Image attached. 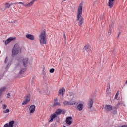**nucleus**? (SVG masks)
<instances>
[{
  "instance_id": "f257e3e1",
  "label": "nucleus",
  "mask_w": 127,
  "mask_h": 127,
  "mask_svg": "<svg viewBox=\"0 0 127 127\" xmlns=\"http://www.w3.org/2000/svg\"><path fill=\"white\" fill-rule=\"evenodd\" d=\"M83 13V3H80L78 7L77 11V20L79 21L80 25L83 24V18L82 17V14Z\"/></svg>"
},
{
  "instance_id": "f03ea898",
  "label": "nucleus",
  "mask_w": 127,
  "mask_h": 127,
  "mask_svg": "<svg viewBox=\"0 0 127 127\" xmlns=\"http://www.w3.org/2000/svg\"><path fill=\"white\" fill-rule=\"evenodd\" d=\"M46 32L45 30L42 31L39 36V41L41 45L46 44Z\"/></svg>"
},
{
  "instance_id": "7ed1b4c3",
  "label": "nucleus",
  "mask_w": 127,
  "mask_h": 127,
  "mask_svg": "<svg viewBox=\"0 0 127 127\" xmlns=\"http://www.w3.org/2000/svg\"><path fill=\"white\" fill-rule=\"evenodd\" d=\"M20 52H21V48L19 47V45L18 44H15L12 49L13 56L18 54V53H20Z\"/></svg>"
},
{
  "instance_id": "20e7f679",
  "label": "nucleus",
  "mask_w": 127,
  "mask_h": 127,
  "mask_svg": "<svg viewBox=\"0 0 127 127\" xmlns=\"http://www.w3.org/2000/svg\"><path fill=\"white\" fill-rule=\"evenodd\" d=\"M15 123L14 120L10 121L8 123H6L3 127H18V125H14Z\"/></svg>"
},
{
  "instance_id": "39448f33",
  "label": "nucleus",
  "mask_w": 127,
  "mask_h": 127,
  "mask_svg": "<svg viewBox=\"0 0 127 127\" xmlns=\"http://www.w3.org/2000/svg\"><path fill=\"white\" fill-rule=\"evenodd\" d=\"M29 101H30V95L28 94L26 96L25 100L22 103V106H24V105H26L27 104H28Z\"/></svg>"
},
{
  "instance_id": "423d86ee",
  "label": "nucleus",
  "mask_w": 127,
  "mask_h": 127,
  "mask_svg": "<svg viewBox=\"0 0 127 127\" xmlns=\"http://www.w3.org/2000/svg\"><path fill=\"white\" fill-rule=\"evenodd\" d=\"M93 105H94V101H93L92 99H90L87 102L88 109H92V107H93Z\"/></svg>"
},
{
  "instance_id": "0eeeda50",
  "label": "nucleus",
  "mask_w": 127,
  "mask_h": 127,
  "mask_svg": "<svg viewBox=\"0 0 127 127\" xmlns=\"http://www.w3.org/2000/svg\"><path fill=\"white\" fill-rule=\"evenodd\" d=\"M14 39H15V37H10L8 39H7L6 40L3 41V42H4L5 44L6 45L8 44V43H9V42H11V41H12V40H14Z\"/></svg>"
},
{
  "instance_id": "6e6552de",
  "label": "nucleus",
  "mask_w": 127,
  "mask_h": 127,
  "mask_svg": "<svg viewBox=\"0 0 127 127\" xmlns=\"http://www.w3.org/2000/svg\"><path fill=\"white\" fill-rule=\"evenodd\" d=\"M68 96L70 101H73V99L75 98V94L72 92H68Z\"/></svg>"
},
{
  "instance_id": "1a4fd4ad",
  "label": "nucleus",
  "mask_w": 127,
  "mask_h": 127,
  "mask_svg": "<svg viewBox=\"0 0 127 127\" xmlns=\"http://www.w3.org/2000/svg\"><path fill=\"white\" fill-rule=\"evenodd\" d=\"M104 109L107 112H110L113 110V106L110 105H106L105 106Z\"/></svg>"
},
{
  "instance_id": "9d476101",
  "label": "nucleus",
  "mask_w": 127,
  "mask_h": 127,
  "mask_svg": "<svg viewBox=\"0 0 127 127\" xmlns=\"http://www.w3.org/2000/svg\"><path fill=\"white\" fill-rule=\"evenodd\" d=\"M26 37L30 40H34L35 39V37L32 34H28L26 35Z\"/></svg>"
},
{
  "instance_id": "9b49d317",
  "label": "nucleus",
  "mask_w": 127,
  "mask_h": 127,
  "mask_svg": "<svg viewBox=\"0 0 127 127\" xmlns=\"http://www.w3.org/2000/svg\"><path fill=\"white\" fill-rule=\"evenodd\" d=\"M36 1V0H33L30 3H28V4H26V5H24L25 7H31L32 5H33V3H34Z\"/></svg>"
},
{
  "instance_id": "f8f14e48",
  "label": "nucleus",
  "mask_w": 127,
  "mask_h": 127,
  "mask_svg": "<svg viewBox=\"0 0 127 127\" xmlns=\"http://www.w3.org/2000/svg\"><path fill=\"white\" fill-rule=\"evenodd\" d=\"M72 117L69 116L66 118V124H67L68 125H72Z\"/></svg>"
},
{
  "instance_id": "ddd939ff",
  "label": "nucleus",
  "mask_w": 127,
  "mask_h": 127,
  "mask_svg": "<svg viewBox=\"0 0 127 127\" xmlns=\"http://www.w3.org/2000/svg\"><path fill=\"white\" fill-rule=\"evenodd\" d=\"M28 63V58H26L23 60V65L24 67L27 66Z\"/></svg>"
},
{
  "instance_id": "4468645a",
  "label": "nucleus",
  "mask_w": 127,
  "mask_h": 127,
  "mask_svg": "<svg viewBox=\"0 0 127 127\" xmlns=\"http://www.w3.org/2000/svg\"><path fill=\"white\" fill-rule=\"evenodd\" d=\"M29 111L31 114H33V113H34V112L35 111V105H31L30 107Z\"/></svg>"
},
{
  "instance_id": "2eb2a0df",
  "label": "nucleus",
  "mask_w": 127,
  "mask_h": 127,
  "mask_svg": "<svg viewBox=\"0 0 127 127\" xmlns=\"http://www.w3.org/2000/svg\"><path fill=\"white\" fill-rule=\"evenodd\" d=\"M65 111L61 109H57L56 111V115H61V114H64Z\"/></svg>"
},
{
  "instance_id": "dca6fc26",
  "label": "nucleus",
  "mask_w": 127,
  "mask_h": 127,
  "mask_svg": "<svg viewBox=\"0 0 127 127\" xmlns=\"http://www.w3.org/2000/svg\"><path fill=\"white\" fill-rule=\"evenodd\" d=\"M84 108V104L83 103H80L77 105V110L78 111H82Z\"/></svg>"
},
{
  "instance_id": "f3484780",
  "label": "nucleus",
  "mask_w": 127,
  "mask_h": 127,
  "mask_svg": "<svg viewBox=\"0 0 127 127\" xmlns=\"http://www.w3.org/2000/svg\"><path fill=\"white\" fill-rule=\"evenodd\" d=\"M115 0H109L108 6L110 8H112V7L114 5V2Z\"/></svg>"
},
{
  "instance_id": "a211bd4d",
  "label": "nucleus",
  "mask_w": 127,
  "mask_h": 127,
  "mask_svg": "<svg viewBox=\"0 0 127 127\" xmlns=\"http://www.w3.org/2000/svg\"><path fill=\"white\" fill-rule=\"evenodd\" d=\"M113 25H114V23H112L111 24H110V26H109V30L107 33V35H108V36H110L111 34V31H112V27L113 26Z\"/></svg>"
},
{
  "instance_id": "6ab92c4d",
  "label": "nucleus",
  "mask_w": 127,
  "mask_h": 127,
  "mask_svg": "<svg viewBox=\"0 0 127 127\" xmlns=\"http://www.w3.org/2000/svg\"><path fill=\"white\" fill-rule=\"evenodd\" d=\"M57 117V115H56V114H53L51 115V119L49 121V122H53V119H55Z\"/></svg>"
},
{
  "instance_id": "aec40b11",
  "label": "nucleus",
  "mask_w": 127,
  "mask_h": 127,
  "mask_svg": "<svg viewBox=\"0 0 127 127\" xmlns=\"http://www.w3.org/2000/svg\"><path fill=\"white\" fill-rule=\"evenodd\" d=\"M65 92V88H63L59 91V95H63V93Z\"/></svg>"
},
{
  "instance_id": "412c9836",
  "label": "nucleus",
  "mask_w": 127,
  "mask_h": 127,
  "mask_svg": "<svg viewBox=\"0 0 127 127\" xmlns=\"http://www.w3.org/2000/svg\"><path fill=\"white\" fill-rule=\"evenodd\" d=\"M84 48L87 51H90L91 50V47L89 45H86Z\"/></svg>"
},
{
  "instance_id": "4be33fe9",
  "label": "nucleus",
  "mask_w": 127,
  "mask_h": 127,
  "mask_svg": "<svg viewBox=\"0 0 127 127\" xmlns=\"http://www.w3.org/2000/svg\"><path fill=\"white\" fill-rule=\"evenodd\" d=\"M55 103L54 106H60V103L57 102V99H55Z\"/></svg>"
},
{
  "instance_id": "5701e85b",
  "label": "nucleus",
  "mask_w": 127,
  "mask_h": 127,
  "mask_svg": "<svg viewBox=\"0 0 127 127\" xmlns=\"http://www.w3.org/2000/svg\"><path fill=\"white\" fill-rule=\"evenodd\" d=\"M26 71V68H24L22 70H21L19 72L20 75H22L23 74H24V72Z\"/></svg>"
},
{
  "instance_id": "b1692460",
  "label": "nucleus",
  "mask_w": 127,
  "mask_h": 127,
  "mask_svg": "<svg viewBox=\"0 0 127 127\" xmlns=\"http://www.w3.org/2000/svg\"><path fill=\"white\" fill-rule=\"evenodd\" d=\"M76 104V102L75 101H72V100H70V101H68V105L70 106H73V105H75Z\"/></svg>"
},
{
  "instance_id": "393cba45",
  "label": "nucleus",
  "mask_w": 127,
  "mask_h": 127,
  "mask_svg": "<svg viewBox=\"0 0 127 127\" xmlns=\"http://www.w3.org/2000/svg\"><path fill=\"white\" fill-rule=\"evenodd\" d=\"M11 5H12V4H10L8 3H6L5 4V6L6 8H9V7L11 6Z\"/></svg>"
},
{
  "instance_id": "a878e982",
  "label": "nucleus",
  "mask_w": 127,
  "mask_h": 127,
  "mask_svg": "<svg viewBox=\"0 0 127 127\" xmlns=\"http://www.w3.org/2000/svg\"><path fill=\"white\" fill-rule=\"evenodd\" d=\"M15 4H21L22 5H23V6H24V5H26V4H24V2H17L15 3Z\"/></svg>"
},
{
  "instance_id": "bb28decb",
  "label": "nucleus",
  "mask_w": 127,
  "mask_h": 127,
  "mask_svg": "<svg viewBox=\"0 0 127 127\" xmlns=\"http://www.w3.org/2000/svg\"><path fill=\"white\" fill-rule=\"evenodd\" d=\"M10 111L9 110V109H6V110H4V111H3V113L4 114H6V113H9Z\"/></svg>"
},
{
  "instance_id": "cd10ccee",
  "label": "nucleus",
  "mask_w": 127,
  "mask_h": 127,
  "mask_svg": "<svg viewBox=\"0 0 127 127\" xmlns=\"http://www.w3.org/2000/svg\"><path fill=\"white\" fill-rule=\"evenodd\" d=\"M64 106H68V105H69V101H64Z\"/></svg>"
},
{
  "instance_id": "c85d7f7f",
  "label": "nucleus",
  "mask_w": 127,
  "mask_h": 127,
  "mask_svg": "<svg viewBox=\"0 0 127 127\" xmlns=\"http://www.w3.org/2000/svg\"><path fill=\"white\" fill-rule=\"evenodd\" d=\"M7 108V105L6 104H4L2 105V109L3 110H5Z\"/></svg>"
},
{
  "instance_id": "c756f323",
  "label": "nucleus",
  "mask_w": 127,
  "mask_h": 127,
  "mask_svg": "<svg viewBox=\"0 0 127 127\" xmlns=\"http://www.w3.org/2000/svg\"><path fill=\"white\" fill-rule=\"evenodd\" d=\"M110 91H111V88H110V87H107L106 90L107 93H110Z\"/></svg>"
},
{
  "instance_id": "7c9ffc66",
  "label": "nucleus",
  "mask_w": 127,
  "mask_h": 127,
  "mask_svg": "<svg viewBox=\"0 0 127 127\" xmlns=\"http://www.w3.org/2000/svg\"><path fill=\"white\" fill-rule=\"evenodd\" d=\"M119 96V91H118L115 95V99H118V97Z\"/></svg>"
},
{
  "instance_id": "2f4dec72",
  "label": "nucleus",
  "mask_w": 127,
  "mask_h": 127,
  "mask_svg": "<svg viewBox=\"0 0 127 127\" xmlns=\"http://www.w3.org/2000/svg\"><path fill=\"white\" fill-rule=\"evenodd\" d=\"M55 69L54 68H52L50 69V73H54Z\"/></svg>"
},
{
  "instance_id": "473e14b6",
  "label": "nucleus",
  "mask_w": 127,
  "mask_h": 127,
  "mask_svg": "<svg viewBox=\"0 0 127 127\" xmlns=\"http://www.w3.org/2000/svg\"><path fill=\"white\" fill-rule=\"evenodd\" d=\"M16 22H17V20H15L13 21H11L10 23H12L13 24H14V23H16Z\"/></svg>"
},
{
  "instance_id": "72a5a7b5",
  "label": "nucleus",
  "mask_w": 127,
  "mask_h": 127,
  "mask_svg": "<svg viewBox=\"0 0 127 127\" xmlns=\"http://www.w3.org/2000/svg\"><path fill=\"white\" fill-rule=\"evenodd\" d=\"M11 65V64L10 63H8L7 65V67H6V69H8V68H9V66Z\"/></svg>"
},
{
  "instance_id": "f704fd0d",
  "label": "nucleus",
  "mask_w": 127,
  "mask_h": 127,
  "mask_svg": "<svg viewBox=\"0 0 127 127\" xmlns=\"http://www.w3.org/2000/svg\"><path fill=\"white\" fill-rule=\"evenodd\" d=\"M7 99H8L9 98H10V93H8L7 94Z\"/></svg>"
},
{
  "instance_id": "c9c22d12",
  "label": "nucleus",
  "mask_w": 127,
  "mask_h": 127,
  "mask_svg": "<svg viewBox=\"0 0 127 127\" xmlns=\"http://www.w3.org/2000/svg\"><path fill=\"white\" fill-rule=\"evenodd\" d=\"M7 60H8V59L7 57H6V58L5 59V63H7Z\"/></svg>"
},
{
  "instance_id": "e433bc0d",
  "label": "nucleus",
  "mask_w": 127,
  "mask_h": 127,
  "mask_svg": "<svg viewBox=\"0 0 127 127\" xmlns=\"http://www.w3.org/2000/svg\"><path fill=\"white\" fill-rule=\"evenodd\" d=\"M43 71V74H44V71H45V67H43V70H42Z\"/></svg>"
},
{
  "instance_id": "4c0bfd02",
  "label": "nucleus",
  "mask_w": 127,
  "mask_h": 127,
  "mask_svg": "<svg viewBox=\"0 0 127 127\" xmlns=\"http://www.w3.org/2000/svg\"><path fill=\"white\" fill-rule=\"evenodd\" d=\"M63 37L64 38V39H66V34L64 33Z\"/></svg>"
},
{
  "instance_id": "58836bf2",
  "label": "nucleus",
  "mask_w": 127,
  "mask_h": 127,
  "mask_svg": "<svg viewBox=\"0 0 127 127\" xmlns=\"http://www.w3.org/2000/svg\"><path fill=\"white\" fill-rule=\"evenodd\" d=\"M31 82H32V85L34 83V80H33V78L32 79Z\"/></svg>"
},
{
  "instance_id": "ea45409f",
  "label": "nucleus",
  "mask_w": 127,
  "mask_h": 127,
  "mask_svg": "<svg viewBox=\"0 0 127 127\" xmlns=\"http://www.w3.org/2000/svg\"><path fill=\"white\" fill-rule=\"evenodd\" d=\"M121 127H127V125H122V126H121Z\"/></svg>"
},
{
  "instance_id": "a19ab883",
  "label": "nucleus",
  "mask_w": 127,
  "mask_h": 127,
  "mask_svg": "<svg viewBox=\"0 0 127 127\" xmlns=\"http://www.w3.org/2000/svg\"><path fill=\"white\" fill-rule=\"evenodd\" d=\"M120 35H121V32H119V34H118V35L117 37L119 38V37L120 36Z\"/></svg>"
},
{
  "instance_id": "79ce46f5",
  "label": "nucleus",
  "mask_w": 127,
  "mask_h": 127,
  "mask_svg": "<svg viewBox=\"0 0 127 127\" xmlns=\"http://www.w3.org/2000/svg\"><path fill=\"white\" fill-rule=\"evenodd\" d=\"M118 106H119V105H121V102L118 103Z\"/></svg>"
},
{
  "instance_id": "37998d69",
  "label": "nucleus",
  "mask_w": 127,
  "mask_h": 127,
  "mask_svg": "<svg viewBox=\"0 0 127 127\" xmlns=\"http://www.w3.org/2000/svg\"><path fill=\"white\" fill-rule=\"evenodd\" d=\"M66 0H63V2L66 1Z\"/></svg>"
},
{
  "instance_id": "c03bdc74",
  "label": "nucleus",
  "mask_w": 127,
  "mask_h": 127,
  "mask_svg": "<svg viewBox=\"0 0 127 127\" xmlns=\"http://www.w3.org/2000/svg\"><path fill=\"white\" fill-rule=\"evenodd\" d=\"M126 84H127V80L126 81Z\"/></svg>"
}]
</instances>
